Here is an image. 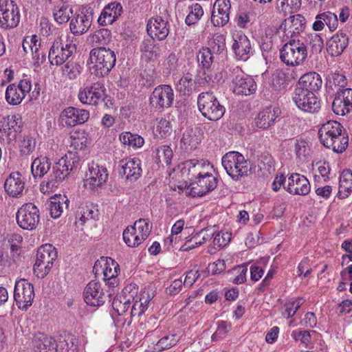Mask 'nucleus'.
<instances>
[{
    "mask_svg": "<svg viewBox=\"0 0 352 352\" xmlns=\"http://www.w3.org/2000/svg\"><path fill=\"white\" fill-rule=\"evenodd\" d=\"M113 292L109 288L107 292H104L100 283L91 280L87 285L83 292L85 302L90 306H101L107 300H111Z\"/></svg>",
    "mask_w": 352,
    "mask_h": 352,
    "instance_id": "9",
    "label": "nucleus"
},
{
    "mask_svg": "<svg viewBox=\"0 0 352 352\" xmlns=\"http://www.w3.org/2000/svg\"><path fill=\"white\" fill-rule=\"evenodd\" d=\"M119 16L112 12L109 8L103 9L100 16L98 17V22L100 25L105 26L112 24Z\"/></svg>",
    "mask_w": 352,
    "mask_h": 352,
    "instance_id": "61",
    "label": "nucleus"
},
{
    "mask_svg": "<svg viewBox=\"0 0 352 352\" xmlns=\"http://www.w3.org/2000/svg\"><path fill=\"white\" fill-rule=\"evenodd\" d=\"M109 173L106 167L92 162L88 164L85 185L92 190L101 188L107 182Z\"/></svg>",
    "mask_w": 352,
    "mask_h": 352,
    "instance_id": "14",
    "label": "nucleus"
},
{
    "mask_svg": "<svg viewBox=\"0 0 352 352\" xmlns=\"http://www.w3.org/2000/svg\"><path fill=\"white\" fill-rule=\"evenodd\" d=\"M106 89L103 84L97 82L87 85L78 93V98L83 104L98 105L104 101Z\"/></svg>",
    "mask_w": 352,
    "mask_h": 352,
    "instance_id": "20",
    "label": "nucleus"
},
{
    "mask_svg": "<svg viewBox=\"0 0 352 352\" xmlns=\"http://www.w3.org/2000/svg\"><path fill=\"white\" fill-rule=\"evenodd\" d=\"M39 210L32 203L23 204L17 211L16 219L18 226L23 230H32L39 222Z\"/></svg>",
    "mask_w": 352,
    "mask_h": 352,
    "instance_id": "10",
    "label": "nucleus"
},
{
    "mask_svg": "<svg viewBox=\"0 0 352 352\" xmlns=\"http://www.w3.org/2000/svg\"><path fill=\"white\" fill-rule=\"evenodd\" d=\"M209 80L206 74H201V71L199 72L195 79L193 78L192 74L188 72L179 80L176 84V89L180 94L190 96L197 87L205 85Z\"/></svg>",
    "mask_w": 352,
    "mask_h": 352,
    "instance_id": "17",
    "label": "nucleus"
},
{
    "mask_svg": "<svg viewBox=\"0 0 352 352\" xmlns=\"http://www.w3.org/2000/svg\"><path fill=\"white\" fill-rule=\"evenodd\" d=\"M21 19L19 6L12 0H0V28L4 30L16 28Z\"/></svg>",
    "mask_w": 352,
    "mask_h": 352,
    "instance_id": "8",
    "label": "nucleus"
},
{
    "mask_svg": "<svg viewBox=\"0 0 352 352\" xmlns=\"http://www.w3.org/2000/svg\"><path fill=\"white\" fill-rule=\"evenodd\" d=\"M209 47L202 48L197 55L198 62L202 66L203 71H208L213 62V56Z\"/></svg>",
    "mask_w": 352,
    "mask_h": 352,
    "instance_id": "52",
    "label": "nucleus"
},
{
    "mask_svg": "<svg viewBox=\"0 0 352 352\" xmlns=\"http://www.w3.org/2000/svg\"><path fill=\"white\" fill-rule=\"evenodd\" d=\"M146 30L151 39L162 41L169 33V24L160 16L153 17L148 21Z\"/></svg>",
    "mask_w": 352,
    "mask_h": 352,
    "instance_id": "28",
    "label": "nucleus"
},
{
    "mask_svg": "<svg viewBox=\"0 0 352 352\" xmlns=\"http://www.w3.org/2000/svg\"><path fill=\"white\" fill-rule=\"evenodd\" d=\"M184 164V168L188 169V175L190 181L206 175L209 173L208 169L211 168L209 162L196 159L188 160Z\"/></svg>",
    "mask_w": 352,
    "mask_h": 352,
    "instance_id": "37",
    "label": "nucleus"
},
{
    "mask_svg": "<svg viewBox=\"0 0 352 352\" xmlns=\"http://www.w3.org/2000/svg\"><path fill=\"white\" fill-rule=\"evenodd\" d=\"M309 45L313 53L318 54L323 48L324 43L322 37L318 34H313L309 36Z\"/></svg>",
    "mask_w": 352,
    "mask_h": 352,
    "instance_id": "63",
    "label": "nucleus"
},
{
    "mask_svg": "<svg viewBox=\"0 0 352 352\" xmlns=\"http://www.w3.org/2000/svg\"><path fill=\"white\" fill-rule=\"evenodd\" d=\"M307 56V47L299 39H290L280 50V58L288 66H298L302 63Z\"/></svg>",
    "mask_w": 352,
    "mask_h": 352,
    "instance_id": "3",
    "label": "nucleus"
},
{
    "mask_svg": "<svg viewBox=\"0 0 352 352\" xmlns=\"http://www.w3.org/2000/svg\"><path fill=\"white\" fill-rule=\"evenodd\" d=\"M120 142L124 145L133 148H140L144 143V138L138 134H133L131 132H124L120 135Z\"/></svg>",
    "mask_w": 352,
    "mask_h": 352,
    "instance_id": "48",
    "label": "nucleus"
},
{
    "mask_svg": "<svg viewBox=\"0 0 352 352\" xmlns=\"http://www.w3.org/2000/svg\"><path fill=\"white\" fill-rule=\"evenodd\" d=\"M305 19L301 14L293 15L285 19L280 26L284 32L283 41L296 39V36L305 30Z\"/></svg>",
    "mask_w": 352,
    "mask_h": 352,
    "instance_id": "21",
    "label": "nucleus"
},
{
    "mask_svg": "<svg viewBox=\"0 0 352 352\" xmlns=\"http://www.w3.org/2000/svg\"><path fill=\"white\" fill-rule=\"evenodd\" d=\"M69 206V199L65 195H59L52 199L50 204V212L52 218H58L63 212L64 208L67 209Z\"/></svg>",
    "mask_w": 352,
    "mask_h": 352,
    "instance_id": "46",
    "label": "nucleus"
},
{
    "mask_svg": "<svg viewBox=\"0 0 352 352\" xmlns=\"http://www.w3.org/2000/svg\"><path fill=\"white\" fill-rule=\"evenodd\" d=\"M135 294H138V288L135 285H130L124 288L121 295L113 298L112 307L119 316L124 315L129 309Z\"/></svg>",
    "mask_w": 352,
    "mask_h": 352,
    "instance_id": "22",
    "label": "nucleus"
},
{
    "mask_svg": "<svg viewBox=\"0 0 352 352\" xmlns=\"http://www.w3.org/2000/svg\"><path fill=\"white\" fill-rule=\"evenodd\" d=\"M60 117L67 126H74L87 122L89 118V112L85 109L69 107L62 112Z\"/></svg>",
    "mask_w": 352,
    "mask_h": 352,
    "instance_id": "29",
    "label": "nucleus"
},
{
    "mask_svg": "<svg viewBox=\"0 0 352 352\" xmlns=\"http://www.w3.org/2000/svg\"><path fill=\"white\" fill-rule=\"evenodd\" d=\"M87 144V138L84 131H75L71 134L69 152L52 166L47 179L43 181L40 184V190L42 193L54 191L70 172L78 167L80 157L77 155V151L83 150Z\"/></svg>",
    "mask_w": 352,
    "mask_h": 352,
    "instance_id": "1",
    "label": "nucleus"
},
{
    "mask_svg": "<svg viewBox=\"0 0 352 352\" xmlns=\"http://www.w3.org/2000/svg\"><path fill=\"white\" fill-rule=\"evenodd\" d=\"M76 50V46L72 43L64 45L60 41L56 40L51 46L48 58L52 65L63 64Z\"/></svg>",
    "mask_w": 352,
    "mask_h": 352,
    "instance_id": "19",
    "label": "nucleus"
},
{
    "mask_svg": "<svg viewBox=\"0 0 352 352\" xmlns=\"http://www.w3.org/2000/svg\"><path fill=\"white\" fill-rule=\"evenodd\" d=\"M153 297L154 292L149 288L142 290L139 296L135 294L134 300H131V302H133L130 313L131 318L141 316L148 309V304Z\"/></svg>",
    "mask_w": 352,
    "mask_h": 352,
    "instance_id": "27",
    "label": "nucleus"
},
{
    "mask_svg": "<svg viewBox=\"0 0 352 352\" xmlns=\"http://www.w3.org/2000/svg\"><path fill=\"white\" fill-rule=\"evenodd\" d=\"M89 59L94 64L91 68L92 73L98 77L108 75L116 62L115 52L106 47L91 50L89 53Z\"/></svg>",
    "mask_w": 352,
    "mask_h": 352,
    "instance_id": "2",
    "label": "nucleus"
},
{
    "mask_svg": "<svg viewBox=\"0 0 352 352\" xmlns=\"http://www.w3.org/2000/svg\"><path fill=\"white\" fill-rule=\"evenodd\" d=\"M160 46L153 39H145L140 45L142 58L146 62L155 61L160 56Z\"/></svg>",
    "mask_w": 352,
    "mask_h": 352,
    "instance_id": "42",
    "label": "nucleus"
},
{
    "mask_svg": "<svg viewBox=\"0 0 352 352\" xmlns=\"http://www.w3.org/2000/svg\"><path fill=\"white\" fill-rule=\"evenodd\" d=\"M119 270V265L112 258H109L106 261L103 267V280L112 291L119 284L118 279L117 278Z\"/></svg>",
    "mask_w": 352,
    "mask_h": 352,
    "instance_id": "38",
    "label": "nucleus"
},
{
    "mask_svg": "<svg viewBox=\"0 0 352 352\" xmlns=\"http://www.w3.org/2000/svg\"><path fill=\"white\" fill-rule=\"evenodd\" d=\"M349 138L345 131H342L333 138L330 142L326 143L324 146L331 149L334 153H342L347 148Z\"/></svg>",
    "mask_w": 352,
    "mask_h": 352,
    "instance_id": "47",
    "label": "nucleus"
},
{
    "mask_svg": "<svg viewBox=\"0 0 352 352\" xmlns=\"http://www.w3.org/2000/svg\"><path fill=\"white\" fill-rule=\"evenodd\" d=\"M322 81L320 76L316 72H309L302 75L296 89H303L307 91L314 93L322 87Z\"/></svg>",
    "mask_w": 352,
    "mask_h": 352,
    "instance_id": "36",
    "label": "nucleus"
},
{
    "mask_svg": "<svg viewBox=\"0 0 352 352\" xmlns=\"http://www.w3.org/2000/svg\"><path fill=\"white\" fill-rule=\"evenodd\" d=\"M140 164V160L138 158L122 160L120 162V166L122 167L120 173L123 174L126 179L136 181L142 174Z\"/></svg>",
    "mask_w": 352,
    "mask_h": 352,
    "instance_id": "31",
    "label": "nucleus"
},
{
    "mask_svg": "<svg viewBox=\"0 0 352 352\" xmlns=\"http://www.w3.org/2000/svg\"><path fill=\"white\" fill-rule=\"evenodd\" d=\"M332 110L340 116H344L352 111V89L348 88L337 91L332 102Z\"/></svg>",
    "mask_w": 352,
    "mask_h": 352,
    "instance_id": "23",
    "label": "nucleus"
},
{
    "mask_svg": "<svg viewBox=\"0 0 352 352\" xmlns=\"http://www.w3.org/2000/svg\"><path fill=\"white\" fill-rule=\"evenodd\" d=\"M123 240L125 243L131 248L138 246L142 243L139 235L135 232L134 227L128 226L123 232Z\"/></svg>",
    "mask_w": 352,
    "mask_h": 352,
    "instance_id": "51",
    "label": "nucleus"
},
{
    "mask_svg": "<svg viewBox=\"0 0 352 352\" xmlns=\"http://www.w3.org/2000/svg\"><path fill=\"white\" fill-rule=\"evenodd\" d=\"M232 50L236 57L245 61L253 55V50L249 38L241 32L233 35Z\"/></svg>",
    "mask_w": 352,
    "mask_h": 352,
    "instance_id": "24",
    "label": "nucleus"
},
{
    "mask_svg": "<svg viewBox=\"0 0 352 352\" xmlns=\"http://www.w3.org/2000/svg\"><path fill=\"white\" fill-rule=\"evenodd\" d=\"M202 134L197 128H188L185 130L181 139L182 148L186 152L195 149L200 144Z\"/></svg>",
    "mask_w": 352,
    "mask_h": 352,
    "instance_id": "35",
    "label": "nucleus"
},
{
    "mask_svg": "<svg viewBox=\"0 0 352 352\" xmlns=\"http://www.w3.org/2000/svg\"><path fill=\"white\" fill-rule=\"evenodd\" d=\"M73 14L72 7L65 2L55 5L52 9L54 20L58 24H65L71 20Z\"/></svg>",
    "mask_w": 352,
    "mask_h": 352,
    "instance_id": "43",
    "label": "nucleus"
},
{
    "mask_svg": "<svg viewBox=\"0 0 352 352\" xmlns=\"http://www.w3.org/2000/svg\"><path fill=\"white\" fill-rule=\"evenodd\" d=\"M131 226L135 229V232L139 235L142 243L148 238L152 229V226L149 224L148 221L145 219L137 220L134 225Z\"/></svg>",
    "mask_w": 352,
    "mask_h": 352,
    "instance_id": "49",
    "label": "nucleus"
},
{
    "mask_svg": "<svg viewBox=\"0 0 352 352\" xmlns=\"http://www.w3.org/2000/svg\"><path fill=\"white\" fill-rule=\"evenodd\" d=\"M21 126L22 118L19 114L8 116L0 120V132L8 136H10L12 132H19Z\"/></svg>",
    "mask_w": 352,
    "mask_h": 352,
    "instance_id": "40",
    "label": "nucleus"
},
{
    "mask_svg": "<svg viewBox=\"0 0 352 352\" xmlns=\"http://www.w3.org/2000/svg\"><path fill=\"white\" fill-rule=\"evenodd\" d=\"M174 91L168 85L156 87L150 96V104L157 109H164L172 106L174 100Z\"/></svg>",
    "mask_w": 352,
    "mask_h": 352,
    "instance_id": "16",
    "label": "nucleus"
},
{
    "mask_svg": "<svg viewBox=\"0 0 352 352\" xmlns=\"http://www.w3.org/2000/svg\"><path fill=\"white\" fill-rule=\"evenodd\" d=\"M327 85H329V87L332 90H334V89L338 88L337 91H340V90L344 89V88L346 85V77L342 74L335 72L329 78Z\"/></svg>",
    "mask_w": 352,
    "mask_h": 352,
    "instance_id": "55",
    "label": "nucleus"
},
{
    "mask_svg": "<svg viewBox=\"0 0 352 352\" xmlns=\"http://www.w3.org/2000/svg\"><path fill=\"white\" fill-rule=\"evenodd\" d=\"M303 302V299L300 298L293 299L286 302L285 305V311L283 313L284 316H287V318L294 316Z\"/></svg>",
    "mask_w": 352,
    "mask_h": 352,
    "instance_id": "58",
    "label": "nucleus"
},
{
    "mask_svg": "<svg viewBox=\"0 0 352 352\" xmlns=\"http://www.w3.org/2000/svg\"><path fill=\"white\" fill-rule=\"evenodd\" d=\"M218 179L212 173H208L192 181L189 185V194L193 197H203L217 186Z\"/></svg>",
    "mask_w": 352,
    "mask_h": 352,
    "instance_id": "18",
    "label": "nucleus"
},
{
    "mask_svg": "<svg viewBox=\"0 0 352 352\" xmlns=\"http://www.w3.org/2000/svg\"><path fill=\"white\" fill-rule=\"evenodd\" d=\"M94 214V211L90 206L81 205L76 212V219L80 221L81 223L83 224L88 219H95Z\"/></svg>",
    "mask_w": 352,
    "mask_h": 352,
    "instance_id": "57",
    "label": "nucleus"
},
{
    "mask_svg": "<svg viewBox=\"0 0 352 352\" xmlns=\"http://www.w3.org/2000/svg\"><path fill=\"white\" fill-rule=\"evenodd\" d=\"M292 100L300 110L314 113L320 109V102L314 93H311L303 89H295Z\"/></svg>",
    "mask_w": 352,
    "mask_h": 352,
    "instance_id": "13",
    "label": "nucleus"
},
{
    "mask_svg": "<svg viewBox=\"0 0 352 352\" xmlns=\"http://www.w3.org/2000/svg\"><path fill=\"white\" fill-rule=\"evenodd\" d=\"M23 177L19 172L12 173L6 179L4 188L6 192L12 197H17L24 189Z\"/></svg>",
    "mask_w": 352,
    "mask_h": 352,
    "instance_id": "39",
    "label": "nucleus"
},
{
    "mask_svg": "<svg viewBox=\"0 0 352 352\" xmlns=\"http://www.w3.org/2000/svg\"><path fill=\"white\" fill-rule=\"evenodd\" d=\"M34 346L36 348V352H49L53 349L52 338H47L44 335L40 337H36L33 340Z\"/></svg>",
    "mask_w": 352,
    "mask_h": 352,
    "instance_id": "53",
    "label": "nucleus"
},
{
    "mask_svg": "<svg viewBox=\"0 0 352 352\" xmlns=\"http://www.w3.org/2000/svg\"><path fill=\"white\" fill-rule=\"evenodd\" d=\"M35 148V140L30 136H24L19 142L20 152L23 155H28Z\"/></svg>",
    "mask_w": 352,
    "mask_h": 352,
    "instance_id": "62",
    "label": "nucleus"
},
{
    "mask_svg": "<svg viewBox=\"0 0 352 352\" xmlns=\"http://www.w3.org/2000/svg\"><path fill=\"white\" fill-rule=\"evenodd\" d=\"M81 72L80 65L75 62H67L63 68V74L69 80L76 79Z\"/></svg>",
    "mask_w": 352,
    "mask_h": 352,
    "instance_id": "54",
    "label": "nucleus"
},
{
    "mask_svg": "<svg viewBox=\"0 0 352 352\" xmlns=\"http://www.w3.org/2000/svg\"><path fill=\"white\" fill-rule=\"evenodd\" d=\"M93 21V11L89 8H82L77 10L72 16L69 29L74 35H82L87 32Z\"/></svg>",
    "mask_w": 352,
    "mask_h": 352,
    "instance_id": "15",
    "label": "nucleus"
},
{
    "mask_svg": "<svg viewBox=\"0 0 352 352\" xmlns=\"http://www.w3.org/2000/svg\"><path fill=\"white\" fill-rule=\"evenodd\" d=\"M338 19L336 14L331 12H324L316 15L315 21L312 24V29L318 32L327 25L329 30L334 31L338 26Z\"/></svg>",
    "mask_w": 352,
    "mask_h": 352,
    "instance_id": "34",
    "label": "nucleus"
},
{
    "mask_svg": "<svg viewBox=\"0 0 352 352\" xmlns=\"http://www.w3.org/2000/svg\"><path fill=\"white\" fill-rule=\"evenodd\" d=\"M348 36L344 32H338L327 41V50L331 56L340 55L347 47Z\"/></svg>",
    "mask_w": 352,
    "mask_h": 352,
    "instance_id": "33",
    "label": "nucleus"
},
{
    "mask_svg": "<svg viewBox=\"0 0 352 352\" xmlns=\"http://www.w3.org/2000/svg\"><path fill=\"white\" fill-rule=\"evenodd\" d=\"M230 8V0H217L214 2L211 14V22L214 26H223L229 21Z\"/></svg>",
    "mask_w": 352,
    "mask_h": 352,
    "instance_id": "25",
    "label": "nucleus"
},
{
    "mask_svg": "<svg viewBox=\"0 0 352 352\" xmlns=\"http://www.w3.org/2000/svg\"><path fill=\"white\" fill-rule=\"evenodd\" d=\"M230 78L233 92L236 95L250 96L254 94L257 86L254 80L238 66L230 68Z\"/></svg>",
    "mask_w": 352,
    "mask_h": 352,
    "instance_id": "6",
    "label": "nucleus"
},
{
    "mask_svg": "<svg viewBox=\"0 0 352 352\" xmlns=\"http://www.w3.org/2000/svg\"><path fill=\"white\" fill-rule=\"evenodd\" d=\"M190 12L185 19V23L190 26L196 24L204 14V10L199 3H194L189 7Z\"/></svg>",
    "mask_w": 352,
    "mask_h": 352,
    "instance_id": "50",
    "label": "nucleus"
},
{
    "mask_svg": "<svg viewBox=\"0 0 352 352\" xmlns=\"http://www.w3.org/2000/svg\"><path fill=\"white\" fill-rule=\"evenodd\" d=\"M78 339L74 335H67L65 337L60 346L65 352H78Z\"/></svg>",
    "mask_w": 352,
    "mask_h": 352,
    "instance_id": "59",
    "label": "nucleus"
},
{
    "mask_svg": "<svg viewBox=\"0 0 352 352\" xmlns=\"http://www.w3.org/2000/svg\"><path fill=\"white\" fill-rule=\"evenodd\" d=\"M280 113V111L278 108L268 107L263 109L260 111L256 118V126L263 129H268L274 124Z\"/></svg>",
    "mask_w": 352,
    "mask_h": 352,
    "instance_id": "41",
    "label": "nucleus"
},
{
    "mask_svg": "<svg viewBox=\"0 0 352 352\" xmlns=\"http://www.w3.org/2000/svg\"><path fill=\"white\" fill-rule=\"evenodd\" d=\"M57 257L56 248L51 244L41 245L37 250L34 272L39 278H44L52 267Z\"/></svg>",
    "mask_w": 352,
    "mask_h": 352,
    "instance_id": "7",
    "label": "nucleus"
},
{
    "mask_svg": "<svg viewBox=\"0 0 352 352\" xmlns=\"http://www.w3.org/2000/svg\"><path fill=\"white\" fill-rule=\"evenodd\" d=\"M284 188L292 195H306L310 192L311 186L304 175L293 173L289 177Z\"/></svg>",
    "mask_w": 352,
    "mask_h": 352,
    "instance_id": "26",
    "label": "nucleus"
},
{
    "mask_svg": "<svg viewBox=\"0 0 352 352\" xmlns=\"http://www.w3.org/2000/svg\"><path fill=\"white\" fill-rule=\"evenodd\" d=\"M351 192L352 172L349 170H344L340 177L338 197L340 199H345Z\"/></svg>",
    "mask_w": 352,
    "mask_h": 352,
    "instance_id": "45",
    "label": "nucleus"
},
{
    "mask_svg": "<svg viewBox=\"0 0 352 352\" xmlns=\"http://www.w3.org/2000/svg\"><path fill=\"white\" fill-rule=\"evenodd\" d=\"M50 160L45 156H40L34 160L31 164V171L34 178H42L50 170Z\"/></svg>",
    "mask_w": 352,
    "mask_h": 352,
    "instance_id": "44",
    "label": "nucleus"
},
{
    "mask_svg": "<svg viewBox=\"0 0 352 352\" xmlns=\"http://www.w3.org/2000/svg\"><path fill=\"white\" fill-rule=\"evenodd\" d=\"M177 340L175 335H169L161 338L154 346V350L158 352L170 349L175 346Z\"/></svg>",
    "mask_w": 352,
    "mask_h": 352,
    "instance_id": "56",
    "label": "nucleus"
},
{
    "mask_svg": "<svg viewBox=\"0 0 352 352\" xmlns=\"http://www.w3.org/2000/svg\"><path fill=\"white\" fill-rule=\"evenodd\" d=\"M291 336L295 341H300L306 346H307L311 343V335L310 332L308 331H293L291 334Z\"/></svg>",
    "mask_w": 352,
    "mask_h": 352,
    "instance_id": "64",
    "label": "nucleus"
},
{
    "mask_svg": "<svg viewBox=\"0 0 352 352\" xmlns=\"http://www.w3.org/2000/svg\"><path fill=\"white\" fill-rule=\"evenodd\" d=\"M197 106L202 116L212 121L221 119L226 111L212 92L201 93L197 98Z\"/></svg>",
    "mask_w": 352,
    "mask_h": 352,
    "instance_id": "5",
    "label": "nucleus"
},
{
    "mask_svg": "<svg viewBox=\"0 0 352 352\" xmlns=\"http://www.w3.org/2000/svg\"><path fill=\"white\" fill-rule=\"evenodd\" d=\"M296 78V76L285 73L283 70H277L272 75L270 87L272 90L275 91L276 94H283L287 90V87L292 80Z\"/></svg>",
    "mask_w": 352,
    "mask_h": 352,
    "instance_id": "32",
    "label": "nucleus"
},
{
    "mask_svg": "<svg viewBox=\"0 0 352 352\" xmlns=\"http://www.w3.org/2000/svg\"><path fill=\"white\" fill-rule=\"evenodd\" d=\"M343 131V126L337 121L329 120L323 124L318 130L320 142L324 145L330 142L338 135Z\"/></svg>",
    "mask_w": 352,
    "mask_h": 352,
    "instance_id": "30",
    "label": "nucleus"
},
{
    "mask_svg": "<svg viewBox=\"0 0 352 352\" xmlns=\"http://www.w3.org/2000/svg\"><path fill=\"white\" fill-rule=\"evenodd\" d=\"M34 291L33 285L25 279H20L15 283L14 299L17 307L27 310L33 302Z\"/></svg>",
    "mask_w": 352,
    "mask_h": 352,
    "instance_id": "11",
    "label": "nucleus"
},
{
    "mask_svg": "<svg viewBox=\"0 0 352 352\" xmlns=\"http://www.w3.org/2000/svg\"><path fill=\"white\" fill-rule=\"evenodd\" d=\"M310 148L308 146V144L305 140H296L295 144V153L296 157L302 161L305 160V159L309 155Z\"/></svg>",
    "mask_w": 352,
    "mask_h": 352,
    "instance_id": "60",
    "label": "nucleus"
},
{
    "mask_svg": "<svg viewBox=\"0 0 352 352\" xmlns=\"http://www.w3.org/2000/svg\"><path fill=\"white\" fill-rule=\"evenodd\" d=\"M31 89V79L26 76L20 80L17 85L12 83L7 87L5 95L6 100L9 104L18 105L30 93Z\"/></svg>",
    "mask_w": 352,
    "mask_h": 352,
    "instance_id": "12",
    "label": "nucleus"
},
{
    "mask_svg": "<svg viewBox=\"0 0 352 352\" xmlns=\"http://www.w3.org/2000/svg\"><path fill=\"white\" fill-rule=\"evenodd\" d=\"M221 163L228 175L236 181L247 176L250 170L248 161L236 151H230L225 154Z\"/></svg>",
    "mask_w": 352,
    "mask_h": 352,
    "instance_id": "4",
    "label": "nucleus"
}]
</instances>
